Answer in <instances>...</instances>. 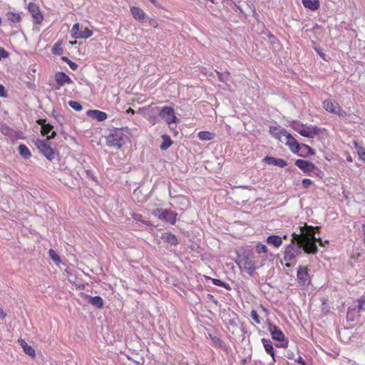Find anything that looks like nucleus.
<instances>
[{
  "instance_id": "f257e3e1",
  "label": "nucleus",
  "mask_w": 365,
  "mask_h": 365,
  "mask_svg": "<svg viewBox=\"0 0 365 365\" xmlns=\"http://www.w3.org/2000/svg\"><path fill=\"white\" fill-rule=\"evenodd\" d=\"M56 135V132L53 131L50 135H48V138L43 140L37 138L34 141L39 152L50 161L53 160L58 154V152L55 148H51V143L49 142Z\"/></svg>"
},
{
  "instance_id": "f03ea898",
  "label": "nucleus",
  "mask_w": 365,
  "mask_h": 365,
  "mask_svg": "<svg viewBox=\"0 0 365 365\" xmlns=\"http://www.w3.org/2000/svg\"><path fill=\"white\" fill-rule=\"evenodd\" d=\"M106 139L108 146L120 149L128 140V135L125 134L123 128H114L110 130Z\"/></svg>"
},
{
  "instance_id": "7ed1b4c3",
  "label": "nucleus",
  "mask_w": 365,
  "mask_h": 365,
  "mask_svg": "<svg viewBox=\"0 0 365 365\" xmlns=\"http://www.w3.org/2000/svg\"><path fill=\"white\" fill-rule=\"evenodd\" d=\"M302 252V244L299 242L297 238L293 237L291 242L285 246L284 250V260L285 262H295L296 257Z\"/></svg>"
},
{
  "instance_id": "20e7f679",
  "label": "nucleus",
  "mask_w": 365,
  "mask_h": 365,
  "mask_svg": "<svg viewBox=\"0 0 365 365\" xmlns=\"http://www.w3.org/2000/svg\"><path fill=\"white\" fill-rule=\"evenodd\" d=\"M152 215L158 220L174 225L177 221L178 213L171 210L163 208H155L153 210Z\"/></svg>"
},
{
  "instance_id": "39448f33",
  "label": "nucleus",
  "mask_w": 365,
  "mask_h": 365,
  "mask_svg": "<svg viewBox=\"0 0 365 365\" xmlns=\"http://www.w3.org/2000/svg\"><path fill=\"white\" fill-rule=\"evenodd\" d=\"M293 237L297 238L299 243L302 244V251L307 254H315L318 251V247L313 239L308 235L301 236L293 233Z\"/></svg>"
},
{
  "instance_id": "423d86ee",
  "label": "nucleus",
  "mask_w": 365,
  "mask_h": 365,
  "mask_svg": "<svg viewBox=\"0 0 365 365\" xmlns=\"http://www.w3.org/2000/svg\"><path fill=\"white\" fill-rule=\"evenodd\" d=\"M267 329L270 332L272 339L280 342V344H276L277 346L283 348L287 346L288 340L285 338L284 334L278 327L267 320Z\"/></svg>"
},
{
  "instance_id": "0eeeda50",
  "label": "nucleus",
  "mask_w": 365,
  "mask_h": 365,
  "mask_svg": "<svg viewBox=\"0 0 365 365\" xmlns=\"http://www.w3.org/2000/svg\"><path fill=\"white\" fill-rule=\"evenodd\" d=\"M282 137H285V145L289 147L292 153H298L300 151V143H299L297 140L284 128L279 130L278 135V139L281 141Z\"/></svg>"
},
{
  "instance_id": "6e6552de",
  "label": "nucleus",
  "mask_w": 365,
  "mask_h": 365,
  "mask_svg": "<svg viewBox=\"0 0 365 365\" xmlns=\"http://www.w3.org/2000/svg\"><path fill=\"white\" fill-rule=\"evenodd\" d=\"M297 279L299 285L303 288H307L309 287L311 283V277L307 267L302 265L298 267Z\"/></svg>"
},
{
  "instance_id": "1a4fd4ad",
  "label": "nucleus",
  "mask_w": 365,
  "mask_h": 365,
  "mask_svg": "<svg viewBox=\"0 0 365 365\" xmlns=\"http://www.w3.org/2000/svg\"><path fill=\"white\" fill-rule=\"evenodd\" d=\"M323 108L329 113L338 115L340 117L346 116V112L341 108L338 103L331 100H325L322 102Z\"/></svg>"
},
{
  "instance_id": "9d476101",
  "label": "nucleus",
  "mask_w": 365,
  "mask_h": 365,
  "mask_svg": "<svg viewBox=\"0 0 365 365\" xmlns=\"http://www.w3.org/2000/svg\"><path fill=\"white\" fill-rule=\"evenodd\" d=\"M158 114L168 125L175 123L178 120L173 108L170 106H164L160 110L159 109Z\"/></svg>"
},
{
  "instance_id": "9b49d317",
  "label": "nucleus",
  "mask_w": 365,
  "mask_h": 365,
  "mask_svg": "<svg viewBox=\"0 0 365 365\" xmlns=\"http://www.w3.org/2000/svg\"><path fill=\"white\" fill-rule=\"evenodd\" d=\"M294 164L304 173L309 175L312 171L319 172V168H318L313 163L308 160L298 159L295 161Z\"/></svg>"
},
{
  "instance_id": "f8f14e48",
  "label": "nucleus",
  "mask_w": 365,
  "mask_h": 365,
  "mask_svg": "<svg viewBox=\"0 0 365 365\" xmlns=\"http://www.w3.org/2000/svg\"><path fill=\"white\" fill-rule=\"evenodd\" d=\"M238 264L240 266H242L245 272L250 276H252L257 269L255 262L251 260L249 255H244Z\"/></svg>"
},
{
  "instance_id": "ddd939ff",
  "label": "nucleus",
  "mask_w": 365,
  "mask_h": 365,
  "mask_svg": "<svg viewBox=\"0 0 365 365\" xmlns=\"http://www.w3.org/2000/svg\"><path fill=\"white\" fill-rule=\"evenodd\" d=\"M28 10L32 16L34 24H40L42 23L43 16L37 4L34 2H30L28 5Z\"/></svg>"
},
{
  "instance_id": "4468645a",
  "label": "nucleus",
  "mask_w": 365,
  "mask_h": 365,
  "mask_svg": "<svg viewBox=\"0 0 365 365\" xmlns=\"http://www.w3.org/2000/svg\"><path fill=\"white\" fill-rule=\"evenodd\" d=\"M130 13L133 17L141 24H145L149 16L143 11L142 9L138 6H131Z\"/></svg>"
},
{
  "instance_id": "2eb2a0df",
  "label": "nucleus",
  "mask_w": 365,
  "mask_h": 365,
  "mask_svg": "<svg viewBox=\"0 0 365 365\" xmlns=\"http://www.w3.org/2000/svg\"><path fill=\"white\" fill-rule=\"evenodd\" d=\"M322 130L317 125L304 126L301 130V135L308 138H313L315 135H319Z\"/></svg>"
},
{
  "instance_id": "dca6fc26",
  "label": "nucleus",
  "mask_w": 365,
  "mask_h": 365,
  "mask_svg": "<svg viewBox=\"0 0 365 365\" xmlns=\"http://www.w3.org/2000/svg\"><path fill=\"white\" fill-rule=\"evenodd\" d=\"M362 314L359 309L358 305L349 307L346 312V320L348 322H354Z\"/></svg>"
},
{
  "instance_id": "f3484780",
  "label": "nucleus",
  "mask_w": 365,
  "mask_h": 365,
  "mask_svg": "<svg viewBox=\"0 0 365 365\" xmlns=\"http://www.w3.org/2000/svg\"><path fill=\"white\" fill-rule=\"evenodd\" d=\"M263 161L268 165L277 166L279 168H284L287 165V162L282 158H276L272 156H266Z\"/></svg>"
},
{
  "instance_id": "a211bd4d",
  "label": "nucleus",
  "mask_w": 365,
  "mask_h": 365,
  "mask_svg": "<svg viewBox=\"0 0 365 365\" xmlns=\"http://www.w3.org/2000/svg\"><path fill=\"white\" fill-rule=\"evenodd\" d=\"M86 115L87 116L100 122L105 120L108 118L106 113L99 110H88L86 112Z\"/></svg>"
},
{
  "instance_id": "6ab92c4d",
  "label": "nucleus",
  "mask_w": 365,
  "mask_h": 365,
  "mask_svg": "<svg viewBox=\"0 0 365 365\" xmlns=\"http://www.w3.org/2000/svg\"><path fill=\"white\" fill-rule=\"evenodd\" d=\"M55 80L59 86H63L66 83H72L71 78L64 72H57L55 74Z\"/></svg>"
},
{
  "instance_id": "aec40b11",
  "label": "nucleus",
  "mask_w": 365,
  "mask_h": 365,
  "mask_svg": "<svg viewBox=\"0 0 365 365\" xmlns=\"http://www.w3.org/2000/svg\"><path fill=\"white\" fill-rule=\"evenodd\" d=\"M85 299H88L89 304L93 307L101 309L103 307V299L101 296L91 297L88 294H84Z\"/></svg>"
},
{
  "instance_id": "412c9836",
  "label": "nucleus",
  "mask_w": 365,
  "mask_h": 365,
  "mask_svg": "<svg viewBox=\"0 0 365 365\" xmlns=\"http://www.w3.org/2000/svg\"><path fill=\"white\" fill-rule=\"evenodd\" d=\"M261 341L267 354L270 355L272 358V360L275 361L274 349L273 347L272 341L265 338H262Z\"/></svg>"
},
{
  "instance_id": "4be33fe9",
  "label": "nucleus",
  "mask_w": 365,
  "mask_h": 365,
  "mask_svg": "<svg viewBox=\"0 0 365 365\" xmlns=\"http://www.w3.org/2000/svg\"><path fill=\"white\" fill-rule=\"evenodd\" d=\"M314 150L308 145L301 143L300 144V151L298 153H296L297 155L302 158H308L310 155H314Z\"/></svg>"
},
{
  "instance_id": "5701e85b",
  "label": "nucleus",
  "mask_w": 365,
  "mask_h": 365,
  "mask_svg": "<svg viewBox=\"0 0 365 365\" xmlns=\"http://www.w3.org/2000/svg\"><path fill=\"white\" fill-rule=\"evenodd\" d=\"M160 238L165 242L171 245H177L178 244V240L177 237L171 232L162 233Z\"/></svg>"
},
{
  "instance_id": "b1692460",
  "label": "nucleus",
  "mask_w": 365,
  "mask_h": 365,
  "mask_svg": "<svg viewBox=\"0 0 365 365\" xmlns=\"http://www.w3.org/2000/svg\"><path fill=\"white\" fill-rule=\"evenodd\" d=\"M19 343L21 346L22 349H24V351L29 356L31 357H34L36 356V351L35 349L30 345H29L26 341L23 339H19Z\"/></svg>"
},
{
  "instance_id": "393cba45",
  "label": "nucleus",
  "mask_w": 365,
  "mask_h": 365,
  "mask_svg": "<svg viewBox=\"0 0 365 365\" xmlns=\"http://www.w3.org/2000/svg\"><path fill=\"white\" fill-rule=\"evenodd\" d=\"M267 242L278 248L282 245V237L277 235H272L267 237Z\"/></svg>"
},
{
  "instance_id": "a878e982",
  "label": "nucleus",
  "mask_w": 365,
  "mask_h": 365,
  "mask_svg": "<svg viewBox=\"0 0 365 365\" xmlns=\"http://www.w3.org/2000/svg\"><path fill=\"white\" fill-rule=\"evenodd\" d=\"M302 3L305 8L309 9L311 11H316L320 6L319 0H302Z\"/></svg>"
},
{
  "instance_id": "bb28decb",
  "label": "nucleus",
  "mask_w": 365,
  "mask_h": 365,
  "mask_svg": "<svg viewBox=\"0 0 365 365\" xmlns=\"http://www.w3.org/2000/svg\"><path fill=\"white\" fill-rule=\"evenodd\" d=\"M163 143H161L160 148L162 150H166L168 149L171 145L173 144V140L167 134H163L162 136Z\"/></svg>"
},
{
  "instance_id": "cd10ccee",
  "label": "nucleus",
  "mask_w": 365,
  "mask_h": 365,
  "mask_svg": "<svg viewBox=\"0 0 365 365\" xmlns=\"http://www.w3.org/2000/svg\"><path fill=\"white\" fill-rule=\"evenodd\" d=\"M6 15L7 19L12 23H19L21 20V13L7 11Z\"/></svg>"
},
{
  "instance_id": "c85d7f7f",
  "label": "nucleus",
  "mask_w": 365,
  "mask_h": 365,
  "mask_svg": "<svg viewBox=\"0 0 365 365\" xmlns=\"http://www.w3.org/2000/svg\"><path fill=\"white\" fill-rule=\"evenodd\" d=\"M148 109H150V113H152V114H148V120L153 125L157 123L158 118L155 113L158 111L159 112V108H151L150 106H148Z\"/></svg>"
},
{
  "instance_id": "c756f323",
  "label": "nucleus",
  "mask_w": 365,
  "mask_h": 365,
  "mask_svg": "<svg viewBox=\"0 0 365 365\" xmlns=\"http://www.w3.org/2000/svg\"><path fill=\"white\" fill-rule=\"evenodd\" d=\"M20 155L25 159H29L31 157V153L26 145L24 144L19 145L18 148Z\"/></svg>"
},
{
  "instance_id": "7c9ffc66",
  "label": "nucleus",
  "mask_w": 365,
  "mask_h": 365,
  "mask_svg": "<svg viewBox=\"0 0 365 365\" xmlns=\"http://www.w3.org/2000/svg\"><path fill=\"white\" fill-rule=\"evenodd\" d=\"M215 134L209 131H200L197 137L201 140H210L214 138Z\"/></svg>"
},
{
  "instance_id": "2f4dec72",
  "label": "nucleus",
  "mask_w": 365,
  "mask_h": 365,
  "mask_svg": "<svg viewBox=\"0 0 365 365\" xmlns=\"http://www.w3.org/2000/svg\"><path fill=\"white\" fill-rule=\"evenodd\" d=\"M290 126L294 130L301 134V130L303 129L305 125L299 120H293L291 122Z\"/></svg>"
},
{
  "instance_id": "473e14b6",
  "label": "nucleus",
  "mask_w": 365,
  "mask_h": 365,
  "mask_svg": "<svg viewBox=\"0 0 365 365\" xmlns=\"http://www.w3.org/2000/svg\"><path fill=\"white\" fill-rule=\"evenodd\" d=\"M209 279H211L213 284H215L216 286L223 287V288L226 289L227 290L231 289V287L229 284L224 282L221 281L220 279H214V278H211V277H209Z\"/></svg>"
},
{
  "instance_id": "72a5a7b5",
  "label": "nucleus",
  "mask_w": 365,
  "mask_h": 365,
  "mask_svg": "<svg viewBox=\"0 0 365 365\" xmlns=\"http://www.w3.org/2000/svg\"><path fill=\"white\" fill-rule=\"evenodd\" d=\"M79 29H80L79 23H76L73 24V26L71 30V36L73 38L78 39V35L81 32Z\"/></svg>"
},
{
  "instance_id": "f704fd0d",
  "label": "nucleus",
  "mask_w": 365,
  "mask_h": 365,
  "mask_svg": "<svg viewBox=\"0 0 365 365\" xmlns=\"http://www.w3.org/2000/svg\"><path fill=\"white\" fill-rule=\"evenodd\" d=\"M1 132L3 135L11 137L14 130L6 125H2L1 127Z\"/></svg>"
},
{
  "instance_id": "c9c22d12",
  "label": "nucleus",
  "mask_w": 365,
  "mask_h": 365,
  "mask_svg": "<svg viewBox=\"0 0 365 365\" xmlns=\"http://www.w3.org/2000/svg\"><path fill=\"white\" fill-rule=\"evenodd\" d=\"M93 32L92 30H91L88 28H85V29L83 31H81L78 38L86 39V38L91 37L93 35Z\"/></svg>"
},
{
  "instance_id": "e433bc0d",
  "label": "nucleus",
  "mask_w": 365,
  "mask_h": 365,
  "mask_svg": "<svg viewBox=\"0 0 365 365\" xmlns=\"http://www.w3.org/2000/svg\"><path fill=\"white\" fill-rule=\"evenodd\" d=\"M267 247L264 244L257 242L255 245V251L258 254L266 253L267 252Z\"/></svg>"
},
{
  "instance_id": "4c0bfd02",
  "label": "nucleus",
  "mask_w": 365,
  "mask_h": 365,
  "mask_svg": "<svg viewBox=\"0 0 365 365\" xmlns=\"http://www.w3.org/2000/svg\"><path fill=\"white\" fill-rule=\"evenodd\" d=\"M48 255L50 257V258L54 262H56V264H58L59 262H61V259H60V257L58 256V255L56 253V252L55 250H53V249H50L48 250Z\"/></svg>"
},
{
  "instance_id": "58836bf2",
  "label": "nucleus",
  "mask_w": 365,
  "mask_h": 365,
  "mask_svg": "<svg viewBox=\"0 0 365 365\" xmlns=\"http://www.w3.org/2000/svg\"><path fill=\"white\" fill-rule=\"evenodd\" d=\"M53 131H54L53 126L51 124L48 123V125L41 129V134L43 135H46L48 138V135H50Z\"/></svg>"
},
{
  "instance_id": "ea45409f",
  "label": "nucleus",
  "mask_w": 365,
  "mask_h": 365,
  "mask_svg": "<svg viewBox=\"0 0 365 365\" xmlns=\"http://www.w3.org/2000/svg\"><path fill=\"white\" fill-rule=\"evenodd\" d=\"M319 227H313V226H306V234L304 235L313 236L314 235L316 232L319 231Z\"/></svg>"
},
{
  "instance_id": "a19ab883",
  "label": "nucleus",
  "mask_w": 365,
  "mask_h": 365,
  "mask_svg": "<svg viewBox=\"0 0 365 365\" xmlns=\"http://www.w3.org/2000/svg\"><path fill=\"white\" fill-rule=\"evenodd\" d=\"M68 103L71 108L76 111H81L83 109L81 104L78 101H70Z\"/></svg>"
},
{
  "instance_id": "79ce46f5",
  "label": "nucleus",
  "mask_w": 365,
  "mask_h": 365,
  "mask_svg": "<svg viewBox=\"0 0 365 365\" xmlns=\"http://www.w3.org/2000/svg\"><path fill=\"white\" fill-rule=\"evenodd\" d=\"M218 80L222 83H227L229 80V72L220 73L217 72Z\"/></svg>"
},
{
  "instance_id": "37998d69",
  "label": "nucleus",
  "mask_w": 365,
  "mask_h": 365,
  "mask_svg": "<svg viewBox=\"0 0 365 365\" xmlns=\"http://www.w3.org/2000/svg\"><path fill=\"white\" fill-rule=\"evenodd\" d=\"M357 305L359 307V309L361 313L365 312V297L361 296L360 298L357 299Z\"/></svg>"
},
{
  "instance_id": "c03bdc74",
  "label": "nucleus",
  "mask_w": 365,
  "mask_h": 365,
  "mask_svg": "<svg viewBox=\"0 0 365 365\" xmlns=\"http://www.w3.org/2000/svg\"><path fill=\"white\" fill-rule=\"evenodd\" d=\"M52 52L56 55H61L63 53V49L60 44L55 43L52 47Z\"/></svg>"
},
{
  "instance_id": "a18cd8bd",
  "label": "nucleus",
  "mask_w": 365,
  "mask_h": 365,
  "mask_svg": "<svg viewBox=\"0 0 365 365\" xmlns=\"http://www.w3.org/2000/svg\"><path fill=\"white\" fill-rule=\"evenodd\" d=\"M252 319L257 323L260 324V318L256 310H252L250 313Z\"/></svg>"
},
{
  "instance_id": "49530a36",
  "label": "nucleus",
  "mask_w": 365,
  "mask_h": 365,
  "mask_svg": "<svg viewBox=\"0 0 365 365\" xmlns=\"http://www.w3.org/2000/svg\"><path fill=\"white\" fill-rule=\"evenodd\" d=\"M267 37L269 38V39L270 40V43L274 46L275 44L277 45H279V41L277 40V38L274 36V34H272V33L269 32L268 34H267Z\"/></svg>"
},
{
  "instance_id": "de8ad7c7",
  "label": "nucleus",
  "mask_w": 365,
  "mask_h": 365,
  "mask_svg": "<svg viewBox=\"0 0 365 365\" xmlns=\"http://www.w3.org/2000/svg\"><path fill=\"white\" fill-rule=\"evenodd\" d=\"M313 183V181L309 178H304L302 181V185L304 188L307 189Z\"/></svg>"
},
{
  "instance_id": "09e8293b",
  "label": "nucleus",
  "mask_w": 365,
  "mask_h": 365,
  "mask_svg": "<svg viewBox=\"0 0 365 365\" xmlns=\"http://www.w3.org/2000/svg\"><path fill=\"white\" fill-rule=\"evenodd\" d=\"M280 130H279L277 127L274 126H270L269 131L270 133L274 135L276 138H278L279 132Z\"/></svg>"
},
{
  "instance_id": "8fccbe9b",
  "label": "nucleus",
  "mask_w": 365,
  "mask_h": 365,
  "mask_svg": "<svg viewBox=\"0 0 365 365\" xmlns=\"http://www.w3.org/2000/svg\"><path fill=\"white\" fill-rule=\"evenodd\" d=\"M9 56V52L6 51L3 47L0 46V61L2 58H6Z\"/></svg>"
},
{
  "instance_id": "3c124183",
  "label": "nucleus",
  "mask_w": 365,
  "mask_h": 365,
  "mask_svg": "<svg viewBox=\"0 0 365 365\" xmlns=\"http://www.w3.org/2000/svg\"><path fill=\"white\" fill-rule=\"evenodd\" d=\"M314 51L317 53V54L324 60H326V55L322 52V49L315 46L314 47Z\"/></svg>"
},
{
  "instance_id": "603ef678",
  "label": "nucleus",
  "mask_w": 365,
  "mask_h": 365,
  "mask_svg": "<svg viewBox=\"0 0 365 365\" xmlns=\"http://www.w3.org/2000/svg\"><path fill=\"white\" fill-rule=\"evenodd\" d=\"M294 361L300 365H309L305 362L301 356H298V357L294 359Z\"/></svg>"
},
{
  "instance_id": "864d4df0",
  "label": "nucleus",
  "mask_w": 365,
  "mask_h": 365,
  "mask_svg": "<svg viewBox=\"0 0 365 365\" xmlns=\"http://www.w3.org/2000/svg\"><path fill=\"white\" fill-rule=\"evenodd\" d=\"M68 64L73 71H76L78 67V65L76 63L71 61H70Z\"/></svg>"
},
{
  "instance_id": "5fc2aeb1",
  "label": "nucleus",
  "mask_w": 365,
  "mask_h": 365,
  "mask_svg": "<svg viewBox=\"0 0 365 365\" xmlns=\"http://www.w3.org/2000/svg\"><path fill=\"white\" fill-rule=\"evenodd\" d=\"M147 23H148V24H149L150 26H153V27H154V28H155V27H157V26H158V24H157V22H156L154 19H151V18H150V17H149V19H148Z\"/></svg>"
},
{
  "instance_id": "6e6d98bb",
  "label": "nucleus",
  "mask_w": 365,
  "mask_h": 365,
  "mask_svg": "<svg viewBox=\"0 0 365 365\" xmlns=\"http://www.w3.org/2000/svg\"><path fill=\"white\" fill-rule=\"evenodd\" d=\"M37 123L41 125V129L43 128L46 125H48V123H46V119H39L37 120Z\"/></svg>"
},
{
  "instance_id": "4d7b16f0",
  "label": "nucleus",
  "mask_w": 365,
  "mask_h": 365,
  "mask_svg": "<svg viewBox=\"0 0 365 365\" xmlns=\"http://www.w3.org/2000/svg\"><path fill=\"white\" fill-rule=\"evenodd\" d=\"M6 96V89L4 86L0 84V96L5 97Z\"/></svg>"
},
{
  "instance_id": "13d9d810",
  "label": "nucleus",
  "mask_w": 365,
  "mask_h": 365,
  "mask_svg": "<svg viewBox=\"0 0 365 365\" xmlns=\"http://www.w3.org/2000/svg\"><path fill=\"white\" fill-rule=\"evenodd\" d=\"M207 298L209 300L212 301L213 303H215V304H217V300L215 298V297H214L212 294H207Z\"/></svg>"
},
{
  "instance_id": "bf43d9fd",
  "label": "nucleus",
  "mask_w": 365,
  "mask_h": 365,
  "mask_svg": "<svg viewBox=\"0 0 365 365\" xmlns=\"http://www.w3.org/2000/svg\"><path fill=\"white\" fill-rule=\"evenodd\" d=\"M311 237L313 239V240H314V242H315V243L319 242V244L320 245H323V241L320 237H316L314 235L312 236Z\"/></svg>"
},
{
  "instance_id": "052dcab7",
  "label": "nucleus",
  "mask_w": 365,
  "mask_h": 365,
  "mask_svg": "<svg viewBox=\"0 0 365 365\" xmlns=\"http://www.w3.org/2000/svg\"><path fill=\"white\" fill-rule=\"evenodd\" d=\"M355 148L357 149V153L359 155H360V154L363 153V151H365V148L361 146H358L356 143H355Z\"/></svg>"
},
{
  "instance_id": "680f3d73",
  "label": "nucleus",
  "mask_w": 365,
  "mask_h": 365,
  "mask_svg": "<svg viewBox=\"0 0 365 365\" xmlns=\"http://www.w3.org/2000/svg\"><path fill=\"white\" fill-rule=\"evenodd\" d=\"M86 174L88 177H91L93 180L96 181V177L94 176L93 173L91 170H87Z\"/></svg>"
},
{
  "instance_id": "e2e57ef3",
  "label": "nucleus",
  "mask_w": 365,
  "mask_h": 365,
  "mask_svg": "<svg viewBox=\"0 0 365 365\" xmlns=\"http://www.w3.org/2000/svg\"><path fill=\"white\" fill-rule=\"evenodd\" d=\"M6 317V314L4 312L2 308L0 307V319H4Z\"/></svg>"
},
{
  "instance_id": "0e129e2a",
  "label": "nucleus",
  "mask_w": 365,
  "mask_h": 365,
  "mask_svg": "<svg viewBox=\"0 0 365 365\" xmlns=\"http://www.w3.org/2000/svg\"><path fill=\"white\" fill-rule=\"evenodd\" d=\"M312 173H314L315 175L322 177L323 175L322 171L319 169V172L318 171H312Z\"/></svg>"
},
{
  "instance_id": "69168bd1",
  "label": "nucleus",
  "mask_w": 365,
  "mask_h": 365,
  "mask_svg": "<svg viewBox=\"0 0 365 365\" xmlns=\"http://www.w3.org/2000/svg\"><path fill=\"white\" fill-rule=\"evenodd\" d=\"M135 113V111L133 109L130 108H129L128 109L126 110V113L127 114L134 115Z\"/></svg>"
},
{
  "instance_id": "338daca9",
  "label": "nucleus",
  "mask_w": 365,
  "mask_h": 365,
  "mask_svg": "<svg viewBox=\"0 0 365 365\" xmlns=\"http://www.w3.org/2000/svg\"><path fill=\"white\" fill-rule=\"evenodd\" d=\"M359 158L362 161L365 162V151L360 154Z\"/></svg>"
},
{
  "instance_id": "774afa93",
  "label": "nucleus",
  "mask_w": 365,
  "mask_h": 365,
  "mask_svg": "<svg viewBox=\"0 0 365 365\" xmlns=\"http://www.w3.org/2000/svg\"><path fill=\"white\" fill-rule=\"evenodd\" d=\"M362 231L364 233L363 240L365 242V224L362 225Z\"/></svg>"
}]
</instances>
